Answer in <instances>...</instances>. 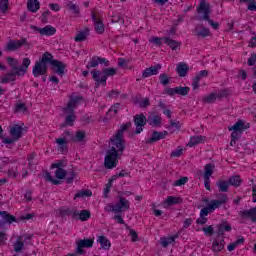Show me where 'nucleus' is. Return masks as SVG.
Instances as JSON below:
<instances>
[{
  "mask_svg": "<svg viewBox=\"0 0 256 256\" xmlns=\"http://www.w3.org/2000/svg\"><path fill=\"white\" fill-rule=\"evenodd\" d=\"M161 69V64H156L148 68L150 71V75H159V71Z\"/></svg>",
  "mask_w": 256,
  "mask_h": 256,
  "instance_id": "nucleus-52",
  "label": "nucleus"
},
{
  "mask_svg": "<svg viewBox=\"0 0 256 256\" xmlns=\"http://www.w3.org/2000/svg\"><path fill=\"white\" fill-rule=\"evenodd\" d=\"M241 183H243V179L239 175H233L228 179V184L232 187H241Z\"/></svg>",
  "mask_w": 256,
  "mask_h": 256,
  "instance_id": "nucleus-34",
  "label": "nucleus"
},
{
  "mask_svg": "<svg viewBox=\"0 0 256 256\" xmlns=\"http://www.w3.org/2000/svg\"><path fill=\"white\" fill-rule=\"evenodd\" d=\"M256 63V54L255 52H253L250 56V58L248 59V65L249 67H253V65H255Z\"/></svg>",
  "mask_w": 256,
  "mask_h": 256,
  "instance_id": "nucleus-64",
  "label": "nucleus"
},
{
  "mask_svg": "<svg viewBox=\"0 0 256 256\" xmlns=\"http://www.w3.org/2000/svg\"><path fill=\"white\" fill-rule=\"evenodd\" d=\"M97 243H100L102 249L104 250L111 249V241H109V239H107L105 236H99Z\"/></svg>",
  "mask_w": 256,
  "mask_h": 256,
  "instance_id": "nucleus-35",
  "label": "nucleus"
},
{
  "mask_svg": "<svg viewBox=\"0 0 256 256\" xmlns=\"http://www.w3.org/2000/svg\"><path fill=\"white\" fill-rule=\"evenodd\" d=\"M239 215L241 219H250L252 223H256V208H250L249 210L240 211Z\"/></svg>",
  "mask_w": 256,
  "mask_h": 256,
  "instance_id": "nucleus-18",
  "label": "nucleus"
},
{
  "mask_svg": "<svg viewBox=\"0 0 256 256\" xmlns=\"http://www.w3.org/2000/svg\"><path fill=\"white\" fill-rule=\"evenodd\" d=\"M198 13H205L211 11V4L207 3V0H201L199 6L197 7Z\"/></svg>",
  "mask_w": 256,
  "mask_h": 256,
  "instance_id": "nucleus-36",
  "label": "nucleus"
},
{
  "mask_svg": "<svg viewBox=\"0 0 256 256\" xmlns=\"http://www.w3.org/2000/svg\"><path fill=\"white\" fill-rule=\"evenodd\" d=\"M200 27L202 28V31L196 33L197 37H209V35H211L209 28L203 27V25H200Z\"/></svg>",
  "mask_w": 256,
  "mask_h": 256,
  "instance_id": "nucleus-46",
  "label": "nucleus"
},
{
  "mask_svg": "<svg viewBox=\"0 0 256 256\" xmlns=\"http://www.w3.org/2000/svg\"><path fill=\"white\" fill-rule=\"evenodd\" d=\"M251 127V124L247 123L245 124V121L238 120L233 126L229 127V131H239V133H243L245 129H249Z\"/></svg>",
  "mask_w": 256,
  "mask_h": 256,
  "instance_id": "nucleus-20",
  "label": "nucleus"
},
{
  "mask_svg": "<svg viewBox=\"0 0 256 256\" xmlns=\"http://www.w3.org/2000/svg\"><path fill=\"white\" fill-rule=\"evenodd\" d=\"M27 111V105L25 103H18L15 107L16 113H25Z\"/></svg>",
  "mask_w": 256,
  "mask_h": 256,
  "instance_id": "nucleus-51",
  "label": "nucleus"
},
{
  "mask_svg": "<svg viewBox=\"0 0 256 256\" xmlns=\"http://www.w3.org/2000/svg\"><path fill=\"white\" fill-rule=\"evenodd\" d=\"M93 192L89 189H82L78 191L75 195V199H83V197H91Z\"/></svg>",
  "mask_w": 256,
  "mask_h": 256,
  "instance_id": "nucleus-37",
  "label": "nucleus"
},
{
  "mask_svg": "<svg viewBox=\"0 0 256 256\" xmlns=\"http://www.w3.org/2000/svg\"><path fill=\"white\" fill-rule=\"evenodd\" d=\"M94 240L93 239H83L77 241L76 253L77 255H85L84 249H91L93 247Z\"/></svg>",
  "mask_w": 256,
  "mask_h": 256,
  "instance_id": "nucleus-8",
  "label": "nucleus"
},
{
  "mask_svg": "<svg viewBox=\"0 0 256 256\" xmlns=\"http://www.w3.org/2000/svg\"><path fill=\"white\" fill-rule=\"evenodd\" d=\"M52 65L53 71L57 75H65L66 64L59 60H53V54L45 52L42 57L36 61L32 73L34 77H41V75H47V70L49 69L47 65Z\"/></svg>",
  "mask_w": 256,
  "mask_h": 256,
  "instance_id": "nucleus-2",
  "label": "nucleus"
},
{
  "mask_svg": "<svg viewBox=\"0 0 256 256\" xmlns=\"http://www.w3.org/2000/svg\"><path fill=\"white\" fill-rule=\"evenodd\" d=\"M17 77H19V74H17V72H15V71L11 70L5 76L1 77L0 83H2V84L13 83L14 81H17Z\"/></svg>",
  "mask_w": 256,
  "mask_h": 256,
  "instance_id": "nucleus-22",
  "label": "nucleus"
},
{
  "mask_svg": "<svg viewBox=\"0 0 256 256\" xmlns=\"http://www.w3.org/2000/svg\"><path fill=\"white\" fill-rule=\"evenodd\" d=\"M77 217L80 221H89V219H91V211H89V210L79 211V210L75 209L74 210V219H77Z\"/></svg>",
  "mask_w": 256,
  "mask_h": 256,
  "instance_id": "nucleus-21",
  "label": "nucleus"
},
{
  "mask_svg": "<svg viewBox=\"0 0 256 256\" xmlns=\"http://www.w3.org/2000/svg\"><path fill=\"white\" fill-rule=\"evenodd\" d=\"M60 215L61 217H67L69 215H72V217L75 218V210L71 208L60 209Z\"/></svg>",
  "mask_w": 256,
  "mask_h": 256,
  "instance_id": "nucleus-43",
  "label": "nucleus"
},
{
  "mask_svg": "<svg viewBox=\"0 0 256 256\" xmlns=\"http://www.w3.org/2000/svg\"><path fill=\"white\" fill-rule=\"evenodd\" d=\"M183 155V150L181 147H178L176 150H173L170 154V157H181Z\"/></svg>",
  "mask_w": 256,
  "mask_h": 256,
  "instance_id": "nucleus-59",
  "label": "nucleus"
},
{
  "mask_svg": "<svg viewBox=\"0 0 256 256\" xmlns=\"http://www.w3.org/2000/svg\"><path fill=\"white\" fill-rule=\"evenodd\" d=\"M202 13H203V16H199L198 21H207L209 23V25L212 27V29L217 31V29H219V22H215V21L211 20V18H210L211 10H208V11L202 12Z\"/></svg>",
  "mask_w": 256,
  "mask_h": 256,
  "instance_id": "nucleus-15",
  "label": "nucleus"
},
{
  "mask_svg": "<svg viewBox=\"0 0 256 256\" xmlns=\"http://www.w3.org/2000/svg\"><path fill=\"white\" fill-rule=\"evenodd\" d=\"M202 231L204 232V235H209L210 237L215 234L213 226L204 227L202 228Z\"/></svg>",
  "mask_w": 256,
  "mask_h": 256,
  "instance_id": "nucleus-58",
  "label": "nucleus"
},
{
  "mask_svg": "<svg viewBox=\"0 0 256 256\" xmlns=\"http://www.w3.org/2000/svg\"><path fill=\"white\" fill-rule=\"evenodd\" d=\"M205 139H207V137L202 135L192 136L188 142V147H195V145H199V143H205Z\"/></svg>",
  "mask_w": 256,
  "mask_h": 256,
  "instance_id": "nucleus-31",
  "label": "nucleus"
},
{
  "mask_svg": "<svg viewBox=\"0 0 256 256\" xmlns=\"http://www.w3.org/2000/svg\"><path fill=\"white\" fill-rule=\"evenodd\" d=\"M55 177L56 179H65L67 177V171L63 168H58L55 171Z\"/></svg>",
  "mask_w": 256,
  "mask_h": 256,
  "instance_id": "nucleus-44",
  "label": "nucleus"
},
{
  "mask_svg": "<svg viewBox=\"0 0 256 256\" xmlns=\"http://www.w3.org/2000/svg\"><path fill=\"white\" fill-rule=\"evenodd\" d=\"M27 9L30 13H37L38 9H41V3L39 0H28Z\"/></svg>",
  "mask_w": 256,
  "mask_h": 256,
  "instance_id": "nucleus-29",
  "label": "nucleus"
},
{
  "mask_svg": "<svg viewBox=\"0 0 256 256\" xmlns=\"http://www.w3.org/2000/svg\"><path fill=\"white\" fill-rule=\"evenodd\" d=\"M23 131H27V127H23L19 124H14L10 127V135L14 137L17 141H19L23 137Z\"/></svg>",
  "mask_w": 256,
  "mask_h": 256,
  "instance_id": "nucleus-14",
  "label": "nucleus"
},
{
  "mask_svg": "<svg viewBox=\"0 0 256 256\" xmlns=\"http://www.w3.org/2000/svg\"><path fill=\"white\" fill-rule=\"evenodd\" d=\"M30 29H33V31H37L42 36L51 37L52 35H55L57 33V29L51 25H47L44 28H39L35 25H30Z\"/></svg>",
  "mask_w": 256,
  "mask_h": 256,
  "instance_id": "nucleus-10",
  "label": "nucleus"
},
{
  "mask_svg": "<svg viewBox=\"0 0 256 256\" xmlns=\"http://www.w3.org/2000/svg\"><path fill=\"white\" fill-rule=\"evenodd\" d=\"M81 101H83L82 95L70 97V100H69L67 106L63 108V112L64 113H73V111H75V109H77V105H79V103H81Z\"/></svg>",
  "mask_w": 256,
  "mask_h": 256,
  "instance_id": "nucleus-9",
  "label": "nucleus"
},
{
  "mask_svg": "<svg viewBox=\"0 0 256 256\" xmlns=\"http://www.w3.org/2000/svg\"><path fill=\"white\" fill-rule=\"evenodd\" d=\"M63 136L64 137H70V139L69 140H67L65 138L56 139V143L59 145L60 153H63V151H67V146H65V143L71 142V137L73 136V134H71V132H69V131H65L63 133Z\"/></svg>",
  "mask_w": 256,
  "mask_h": 256,
  "instance_id": "nucleus-16",
  "label": "nucleus"
},
{
  "mask_svg": "<svg viewBox=\"0 0 256 256\" xmlns=\"http://www.w3.org/2000/svg\"><path fill=\"white\" fill-rule=\"evenodd\" d=\"M181 203H183V198L177 196H168L164 201V205H168V207L181 205Z\"/></svg>",
  "mask_w": 256,
  "mask_h": 256,
  "instance_id": "nucleus-27",
  "label": "nucleus"
},
{
  "mask_svg": "<svg viewBox=\"0 0 256 256\" xmlns=\"http://www.w3.org/2000/svg\"><path fill=\"white\" fill-rule=\"evenodd\" d=\"M0 216L2 217L0 220V227H5L7 223L8 225H11V223H17V218L7 211H0Z\"/></svg>",
  "mask_w": 256,
  "mask_h": 256,
  "instance_id": "nucleus-13",
  "label": "nucleus"
},
{
  "mask_svg": "<svg viewBox=\"0 0 256 256\" xmlns=\"http://www.w3.org/2000/svg\"><path fill=\"white\" fill-rule=\"evenodd\" d=\"M129 207V200H126L125 197H120L119 201L115 205L107 204L104 209L105 211L112 213H123V211H129Z\"/></svg>",
  "mask_w": 256,
  "mask_h": 256,
  "instance_id": "nucleus-5",
  "label": "nucleus"
},
{
  "mask_svg": "<svg viewBox=\"0 0 256 256\" xmlns=\"http://www.w3.org/2000/svg\"><path fill=\"white\" fill-rule=\"evenodd\" d=\"M163 39L165 37H152L149 39V43H153L156 47H161L163 45Z\"/></svg>",
  "mask_w": 256,
  "mask_h": 256,
  "instance_id": "nucleus-45",
  "label": "nucleus"
},
{
  "mask_svg": "<svg viewBox=\"0 0 256 256\" xmlns=\"http://www.w3.org/2000/svg\"><path fill=\"white\" fill-rule=\"evenodd\" d=\"M159 79H160V84L163 85L164 87H167V85L171 83V78L169 77V75H167V73L160 74Z\"/></svg>",
  "mask_w": 256,
  "mask_h": 256,
  "instance_id": "nucleus-42",
  "label": "nucleus"
},
{
  "mask_svg": "<svg viewBox=\"0 0 256 256\" xmlns=\"http://www.w3.org/2000/svg\"><path fill=\"white\" fill-rule=\"evenodd\" d=\"M217 228H218L217 235L219 237H223V235H225V231L229 232L232 229L231 225L227 224V222H223L222 224H218Z\"/></svg>",
  "mask_w": 256,
  "mask_h": 256,
  "instance_id": "nucleus-33",
  "label": "nucleus"
},
{
  "mask_svg": "<svg viewBox=\"0 0 256 256\" xmlns=\"http://www.w3.org/2000/svg\"><path fill=\"white\" fill-rule=\"evenodd\" d=\"M210 213H213V210L211 206L208 204L207 206L200 210V217H207V215H210Z\"/></svg>",
  "mask_w": 256,
  "mask_h": 256,
  "instance_id": "nucleus-48",
  "label": "nucleus"
},
{
  "mask_svg": "<svg viewBox=\"0 0 256 256\" xmlns=\"http://www.w3.org/2000/svg\"><path fill=\"white\" fill-rule=\"evenodd\" d=\"M213 169H215V165L212 163H208L204 166V178L210 179L211 175H213Z\"/></svg>",
  "mask_w": 256,
  "mask_h": 256,
  "instance_id": "nucleus-39",
  "label": "nucleus"
},
{
  "mask_svg": "<svg viewBox=\"0 0 256 256\" xmlns=\"http://www.w3.org/2000/svg\"><path fill=\"white\" fill-rule=\"evenodd\" d=\"M187 181H189L188 177H182L178 180H176L173 184L174 187H181L183 185H185V183H187Z\"/></svg>",
  "mask_w": 256,
  "mask_h": 256,
  "instance_id": "nucleus-54",
  "label": "nucleus"
},
{
  "mask_svg": "<svg viewBox=\"0 0 256 256\" xmlns=\"http://www.w3.org/2000/svg\"><path fill=\"white\" fill-rule=\"evenodd\" d=\"M189 91H191V88H189L187 86L176 87V95H181L182 97H187V95H189Z\"/></svg>",
  "mask_w": 256,
  "mask_h": 256,
  "instance_id": "nucleus-40",
  "label": "nucleus"
},
{
  "mask_svg": "<svg viewBox=\"0 0 256 256\" xmlns=\"http://www.w3.org/2000/svg\"><path fill=\"white\" fill-rule=\"evenodd\" d=\"M176 72L179 77H187V74L189 73V65L185 62H180L176 67Z\"/></svg>",
  "mask_w": 256,
  "mask_h": 256,
  "instance_id": "nucleus-26",
  "label": "nucleus"
},
{
  "mask_svg": "<svg viewBox=\"0 0 256 256\" xmlns=\"http://www.w3.org/2000/svg\"><path fill=\"white\" fill-rule=\"evenodd\" d=\"M85 131H77L75 136H71L70 141H72V143H85Z\"/></svg>",
  "mask_w": 256,
  "mask_h": 256,
  "instance_id": "nucleus-32",
  "label": "nucleus"
},
{
  "mask_svg": "<svg viewBox=\"0 0 256 256\" xmlns=\"http://www.w3.org/2000/svg\"><path fill=\"white\" fill-rule=\"evenodd\" d=\"M119 21L123 23H125V20H123V18H121V14H113L112 15V23H119Z\"/></svg>",
  "mask_w": 256,
  "mask_h": 256,
  "instance_id": "nucleus-61",
  "label": "nucleus"
},
{
  "mask_svg": "<svg viewBox=\"0 0 256 256\" xmlns=\"http://www.w3.org/2000/svg\"><path fill=\"white\" fill-rule=\"evenodd\" d=\"M173 128L179 131V129H181V122H175V120H170V125L168 126V129L171 130Z\"/></svg>",
  "mask_w": 256,
  "mask_h": 256,
  "instance_id": "nucleus-55",
  "label": "nucleus"
},
{
  "mask_svg": "<svg viewBox=\"0 0 256 256\" xmlns=\"http://www.w3.org/2000/svg\"><path fill=\"white\" fill-rule=\"evenodd\" d=\"M216 197H219L220 199L211 200L208 204L213 212L215 209H219L221 205H225L228 201L227 194H218Z\"/></svg>",
  "mask_w": 256,
  "mask_h": 256,
  "instance_id": "nucleus-12",
  "label": "nucleus"
},
{
  "mask_svg": "<svg viewBox=\"0 0 256 256\" xmlns=\"http://www.w3.org/2000/svg\"><path fill=\"white\" fill-rule=\"evenodd\" d=\"M9 9V0H0V11L2 13H7Z\"/></svg>",
  "mask_w": 256,
  "mask_h": 256,
  "instance_id": "nucleus-50",
  "label": "nucleus"
},
{
  "mask_svg": "<svg viewBox=\"0 0 256 256\" xmlns=\"http://www.w3.org/2000/svg\"><path fill=\"white\" fill-rule=\"evenodd\" d=\"M242 133L243 132L233 130V132L231 134L232 141H238L241 138Z\"/></svg>",
  "mask_w": 256,
  "mask_h": 256,
  "instance_id": "nucleus-62",
  "label": "nucleus"
},
{
  "mask_svg": "<svg viewBox=\"0 0 256 256\" xmlns=\"http://www.w3.org/2000/svg\"><path fill=\"white\" fill-rule=\"evenodd\" d=\"M75 177H77V174L75 173V171H73V170L70 171L69 176L66 178V183H68V184L73 183Z\"/></svg>",
  "mask_w": 256,
  "mask_h": 256,
  "instance_id": "nucleus-60",
  "label": "nucleus"
},
{
  "mask_svg": "<svg viewBox=\"0 0 256 256\" xmlns=\"http://www.w3.org/2000/svg\"><path fill=\"white\" fill-rule=\"evenodd\" d=\"M87 37H89V28H84V30L77 33L74 41H76V43H83V41H87Z\"/></svg>",
  "mask_w": 256,
  "mask_h": 256,
  "instance_id": "nucleus-28",
  "label": "nucleus"
},
{
  "mask_svg": "<svg viewBox=\"0 0 256 256\" xmlns=\"http://www.w3.org/2000/svg\"><path fill=\"white\" fill-rule=\"evenodd\" d=\"M167 135H169V132L167 131H154L152 133V136L150 139L146 140V143L148 144H153V143H157V141H161V139H165V137H167Z\"/></svg>",
  "mask_w": 256,
  "mask_h": 256,
  "instance_id": "nucleus-19",
  "label": "nucleus"
},
{
  "mask_svg": "<svg viewBox=\"0 0 256 256\" xmlns=\"http://www.w3.org/2000/svg\"><path fill=\"white\" fill-rule=\"evenodd\" d=\"M212 249L213 251L219 252V251H223V244L219 243V240H214L212 243Z\"/></svg>",
  "mask_w": 256,
  "mask_h": 256,
  "instance_id": "nucleus-53",
  "label": "nucleus"
},
{
  "mask_svg": "<svg viewBox=\"0 0 256 256\" xmlns=\"http://www.w3.org/2000/svg\"><path fill=\"white\" fill-rule=\"evenodd\" d=\"M92 21L94 22V29L96 33L103 35V33H105V24H103V20L97 19L95 13H92Z\"/></svg>",
  "mask_w": 256,
  "mask_h": 256,
  "instance_id": "nucleus-17",
  "label": "nucleus"
},
{
  "mask_svg": "<svg viewBox=\"0 0 256 256\" xmlns=\"http://www.w3.org/2000/svg\"><path fill=\"white\" fill-rule=\"evenodd\" d=\"M147 122L152 127H161L162 119L159 115L152 113L148 116Z\"/></svg>",
  "mask_w": 256,
  "mask_h": 256,
  "instance_id": "nucleus-23",
  "label": "nucleus"
},
{
  "mask_svg": "<svg viewBox=\"0 0 256 256\" xmlns=\"http://www.w3.org/2000/svg\"><path fill=\"white\" fill-rule=\"evenodd\" d=\"M66 114H68L66 116V119L65 121L60 124V129H63L64 127H67V125H69V127H73V123H75V119H76V116H75V111L73 112H64Z\"/></svg>",
  "mask_w": 256,
  "mask_h": 256,
  "instance_id": "nucleus-25",
  "label": "nucleus"
},
{
  "mask_svg": "<svg viewBox=\"0 0 256 256\" xmlns=\"http://www.w3.org/2000/svg\"><path fill=\"white\" fill-rule=\"evenodd\" d=\"M68 9H70V11H73V13H75V15H79L80 10H79V6H77L76 4H73V2H69L67 4Z\"/></svg>",
  "mask_w": 256,
  "mask_h": 256,
  "instance_id": "nucleus-56",
  "label": "nucleus"
},
{
  "mask_svg": "<svg viewBox=\"0 0 256 256\" xmlns=\"http://www.w3.org/2000/svg\"><path fill=\"white\" fill-rule=\"evenodd\" d=\"M203 103H207V104H213L215 103V101H217V96L215 94V92L206 95L202 98Z\"/></svg>",
  "mask_w": 256,
  "mask_h": 256,
  "instance_id": "nucleus-41",
  "label": "nucleus"
},
{
  "mask_svg": "<svg viewBox=\"0 0 256 256\" xmlns=\"http://www.w3.org/2000/svg\"><path fill=\"white\" fill-rule=\"evenodd\" d=\"M216 187L218 188L219 193H228L230 184L228 180H219L216 182Z\"/></svg>",
  "mask_w": 256,
  "mask_h": 256,
  "instance_id": "nucleus-30",
  "label": "nucleus"
},
{
  "mask_svg": "<svg viewBox=\"0 0 256 256\" xmlns=\"http://www.w3.org/2000/svg\"><path fill=\"white\" fill-rule=\"evenodd\" d=\"M24 245L25 244L21 240H17L14 244V251L16 253L21 252L23 250Z\"/></svg>",
  "mask_w": 256,
  "mask_h": 256,
  "instance_id": "nucleus-57",
  "label": "nucleus"
},
{
  "mask_svg": "<svg viewBox=\"0 0 256 256\" xmlns=\"http://www.w3.org/2000/svg\"><path fill=\"white\" fill-rule=\"evenodd\" d=\"M132 125L133 123L131 122L122 124L116 132V135L110 138V149L106 151V156L104 158V167L106 169H115V167H117V163H119V157L123 155V151H125V148L127 147L123 139V135L127 129H131Z\"/></svg>",
  "mask_w": 256,
  "mask_h": 256,
  "instance_id": "nucleus-1",
  "label": "nucleus"
},
{
  "mask_svg": "<svg viewBox=\"0 0 256 256\" xmlns=\"http://www.w3.org/2000/svg\"><path fill=\"white\" fill-rule=\"evenodd\" d=\"M45 178H46V181H49L53 185H61V180L54 179L53 176H51V173L49 172H46Z\"/></svg>",
  "mask_w": 256,
  "mask_h": 256,
  "instance_id": "nucleus-49",
  "label": "nucleus"
},
{
  "mask_svg": "<svg viewBox=\"0 0 256 256\" xmlns=\"http://www.w3.org/2000/svg\"><path fill=\"white\" fill-rule=\"evenodd\" d=\"M23 45H27V38H22L20 40H10L4 46V51L11 53L12 51H19Z\"/></svg>",
  "mask_w": 256,
  "mask_h": 256,
  "instance_id": "nucleus-6",
  "label": "nucleus"
},
{
  "mask_svg": "<svg viewBox=\"0 0 256 256\" xmlns=\"http://www.w3.org/2000/svg\"><path fill=\"white\" fill-rule=\"evenodd\" d=\"M6 61L9 65V67H11V71L16 72V75H18V77H23L24 75H26L27 70L29 69V66L31 65V59H29V58H24L22 60L21 66H19V60H17L16 58H13L11 56L7 57Z\"/></svg>",
  "mask_w": 256,
  "mask_h": 256,
  "instance_id": "nucleus-4",
  "label": "nucleus"
},
{
  "mask_svg": "<svg viewBox=\"0 0 256 256\" xmlns=\"http://www.w3.org/2000/svg\"><path fill=\"white\" fill-rule=\"evenodd\" d=\"M177 237H179V235L161 238L162 247H169V245H171V243H175V239H177Z\"/></svg>",
  "mask_w": 256,
  "mask_h": 256,
  "instance_id": "nucleus-38",
  "label": "nucleus"
},
{
  "mask_svg": "<svg viewBox=\"0 0 256 256\" xmlns=\"http://www.w3.org/2000/svg\"><path fill=\"white\" fill-rule=\"evenodd\" d=\"M214 93L216 95V99H224V97H229V89H223Z\"/></svg>",
  "mask_w": 256,
  "mask_h": 256,
  "instance_id": "nucleus-47",
  "label": "nucleus"
},
{
  "mask_svg": "<svg viewBox=\"0 0 256 256\" xmlns=\"http://www.w3.org/2000/svg\"><path fill=\"white\" fill-rule=\"evenodd\" d=\"M134 125L136 127L134 133L135 135H139L143 131V127L147 125V116L145 114H136L133 118Z\"/></svg>",
  "mask_w": 256,
  "mask_h": 256,
  "instance_id": "nucleus-7",
  "label": "nucleus"
},
{
  "mask_svg": "<svg viewBox=\"0 0 256 256\" xmlns=\"http://www.w3.org/2000/svg\"><path fill=\"white\" fill-rule=\"evenodd\" d=\"M99 65H104L105 67H109V60L105 58H101L99 56H93L91 60L88 62L86 67L88 69L99 67Z\"/></svg>",
  "mask_w": 256,
  "mask_h": 256,
  "instance_id": "nucleus-11",
  "label": "nucleus"
},
{
  "mask_svg": "<svg viewBox=\"0 0 256 256\" xmlns=\"http://www.w3.org/2000/svg\"><path fill=\"white\" fill-rule=\"evenodd\" d=\"M163 41L172 51H177V49H181V45H183L181 42L171 39L170 37H164Z\"/></svg>",
  "mask_w": 256,
  "mask_h": 256,
  "instance_id": "nucleus-24",
  "label": "nucleus"
},
{
  "mask_svg": "<svg viewBox=\"0 0 256 256\" xmlns=\"http://www.w3.org/2000/svg\"><path fill=\"white\" fill-rule=\"evenodd\" d=\"M90 73L93 81H95V87H99V85H103L105 87V85H107V78L117 75V69L104 68L102 71L93 69Z\"/></svg>",
  "mask_w": 256,
  "mask_h": 256,
  "instance_id": "nucleus-3",
  "label": "nucleus"
},
{
  "mask_svg": "<svg viewBox=\"0 0 256 256\" xmlns=\"http://www.w3.org/2000/svg\"><path fill=\"white\" fill-rule=\"evenodd\" d=\"M51 15V11L46 10L45 12L42 13L40 19L42 23H47V18Z\"/></svg>",
  "mask_w": 256,
  "mask_h": 256,
  "instance_id": "nucleus-63",
  "label": "nucleus"
}]
</instances>
